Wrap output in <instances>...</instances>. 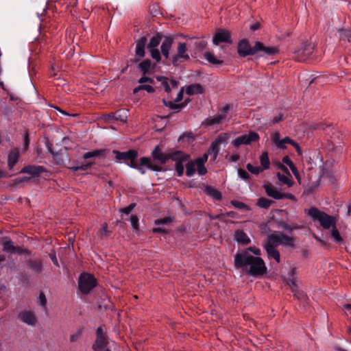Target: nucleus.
Masks as SVG:
<instances>
[{"label":"nucleus","instance_id":"f257e3e1","mask_svg":"<svg viewBox=\"0 0 351 351\" xmlns=\"http://www.w3.org/2000/svg\"><path fill=\"white\" fill-rule=\"evenodd\" d=\"M241 251L234 256V266L250 276L257 277L267 272V267L262 258Z\"/></svg>","mask_w":351,"mask_h":351},{"label":"nucleus","instance_id":"f03ea898","mask_svg":"<svg viewBox=\"0 0 351 351\" xmlns=\"http://www.w3.org/2000/svg\"><path fill=\"white\" fill-rule=\"evenodd\" d=\"M308 215L313 219L319 222L324 229L328 230L337 223L335 217L319 210L317 208L312 207L308 210Z\"/></svg>","mask_w":351,"mask_h":351},{"label":"nucleus","instance_id":"7ed1b4c3","mask_svg":"<svg viewBox=\"0 0 351 351\" xmlns=\"http://www.w3.org/2000/svg\"><path fill=\"white\" fill-rule=\"evenodd\" d=\"M96 285L97 280L93 275L87 273L80 275L78 287L82 293H88Z\"/></svg>","mask_w":351,"mask_h":351},{"label":"nucleus","instance_id":"20e7f679","mask_svg":"<svg viewBox=\"0 0 351 351\" xmlns=\"http://www.w3.org/2000/svg\"><path fill=\"white\" fill-rule=\"evenodd\" d=\"M278 237L268 236L266 243L264 245L269 259H274L276 263L280 261V256L279 252L276 250L278 245L276 244Z\"/></svg>","mask_w":351,"mask_h":351},{"label":"nucleus","instance_id":"39448f33","mask_svg":"<svg viewBox=\"0 0 351 351\" xmlns=\"http://www.w3.org/2000/svg\"><path fill=\"white\" fill-rule=\"evenodd\" d=\"M259 138L260 137L258 133L250 131L248 134L237 137L232 141V143L236 148H238L240 145H250L253 142H256Z\"/></svg>","mask_w":351,"mask_h":351},{"label":"nucleus","instance_id":"423d86ee","mask_svg":"<svg viewBox=\"0 0 351 351\" xmlns=\"http://www.w3.org/2000/svg\"><path fill=\"white\" fill-rule=\"evenodd\" d=\"M190 56L187 53L186 45L184 43H179L177 49V53L171 58V61L173 65H177L182 60H188Z\"/></svg>","mask_w":351,"mask_h":351},{"label":"nucleus","instance_id":"0eeeda50","mask_svg":"<svg viewBox=\"0 0 351 351\" xmlns=\"http://www.w3.org/2000/svg\"><path fill=\"white\" fill-rule=\"evenodd\" d=\"M161 41V37L159 35L153 36L148 44L147 49L150 53V55L153 59L158 62L161 58L160 53L158 49V45Z\"/></svg>","mask_w":351,"mask_h":351},{"label":"nucleus","instance_id":"6e6552de","mask_svg":"<svg viewBox=\"0 0 351 351\" xmlns=\"http://www.w3.org/2000/svg\"><path fill=\"white\" fill-rule=\"evenodd\" d=\"M237 51L239 56L242 57L254 55L256 53V43L254 47H251L247 39H243L238 44Z\"/></svg>","mask_w":351,"mask_h":351},{"label":"nucleus","instance_id":"1a4fd4ad","mask_svg":"<svg viewBox=\"0 0 351 351\" xmlns=\"http://www.w3.org/2000/svg\"><path fill=\"white\" fill-rule=\"evenodd\" d=\"M313 48L309 44H303L295 51L294 58L298 62H304L311 58Z\"/></svg>","mask_w":351,"mask_h":351},{"label":"nucleus","instance_id":"9d476101","mask_svg":"<svg viewBox=\"0 0 351 351\" xmlns=\"http://www.w3.org/2000/svg\"><path fill=\"white\" fill-rule=\"evenodd\" d=\"M279 168L282 170V172H278L276 174L278 180L287 187H291L294 182L288 169L283 165H280Z\"/></svg>","mask_w":351,"mask_h":351},{"label":"nucleus","instance_id":"9b49d317","mask_svg":"<svg viewBox=\"0 0 351 351\" xmlns=\"http://www.w3.org/2000/svg\"><path fill=\"white\" fill-rule=\"evenodd\" d=\"M229 138V134L228 133H222L218 136V137L212 143L211 146L208 150V153L213 154V160H215L219 152V145L226 143Z\"/></svg>","mask_w":351,"mask_h":351},{"label":"nucleus","instance_id":"f8f14e48","mask_svg":"<svg viewBox=\"0 0 351 351\" xmlns=\"http://www.w3.org/2000/svg\"><path fill=\"white\" fill-rule=\"evenodd\" d=\"M213 43L215 45H218L220 43H232L230 32L224 29H219L214 35Z\"/></svg>","mask_w":351,"mask_h":351},{"label":"nucleus","instance_id":"ddd939ff","mask_svg":"<svg viewBox=\"0 0 351 351\" xmlns=\"http://www.w3.org/2000/svg\"><path fill=\"white\" fill-rule=\"evenodd\" d=\"M18 317L23 323L29 326H34L37 323L36 317L31 311H23L19 314Z\"/></svg>","mask_w":351,"mask_h":351},{"label":"nucleus","instance_id":"4468645a","mask_svg":"<svg viewBox=\"0 0 351 351\" xmlns=\"http://www.w3.org/2000/svg\"><path fill=\"white\" fill-rule=\"evenodd\" d=\"M265 191L266 194L275 199H282V192L278 190V189L271 183L264 184L263 186Z\"/></svg>","mask_w":351,"mask_h":351},{"label":"nucleus","instance_id":"2eb2a0df","mask_svg":"<svg viewBox=\"0 0 351 351\" xmlns=\"http://www.w3.org/2000/svg\"><path fill=\"white\" fill-rule=\"evenodd\" d=\"M261 51L264 55L274 56L278 53L279 50L276 47L265 46L263 43L256 42V53Z\"/></svg>","mask_w":351,"mask_h":351},{"label":"nucleus","instance_id":"dca6fc26","mask_svg":"<svg viewBox=\"0 0 351 351\" xmlns=\"http://www.w3.org/2000/svg\"><path fill=\"white\" fill-rule=\"evenodd\" d=\"M115 158L118 160H133L137 157V152L135 150L130 149L128 152H121L117 150L113 151Z\"/></svg>","mask_w":351,"mask_h":351},{"label":"nucleus","instance_id":"f3484780","mask_svg":"<svg viewBox=\"0 0 351 351\" xmlns=\"http://www.w3.org/2000/svg\"><path fill=\"white\" fill-rule=\"evenodd\" d=\"M45 171V168L42 166L27 165L21 170L20 173H27L32 176H37Z\"/></svg>","mask_w":351,"mask_h":351},{"label":"nucleus","instance_id":"a211bd4d","mask_svg":"<svg viewBox=\"0 0 351 351\" xmlns=\"http://www.w3.org/2000/svg\"><path fill=\"white\" fill-rule=\"evenodd\" d=\"M20 158L19 150L17 148L12 149L8 156V166L9 169H12L19 162Z\"/></svg>","mask_w":351,"mask_h":351},{"label":"nucleus","instance_id":"6ab92c4d","mask_svg":"<svg viewBox=\"0 0 351 351\" xmlns=\"http://www.w3.org/2000/svg\"><path fill=\"white\" fill-rule=\"evenodd\" d=\"M152 154L154 159L158 160L160 164H165L169 159V153H163L158 146L155 147Z\"/></svg>","mask_w":351,"mask_h":351},{"label":"nucleus","instance_id":"aec40b11","mask_svg":"<svg viewBox=\"0 0 351 351\" xmlns=\"http://www.w3.org/2000/svg\"><path fill=\"white\" fill-rule=\"evenodd\" d=\"M173 39L169 37H165L160 46L161 52L166 59L169 58V51L172 47Z\"/></svg>","mask_w":351,"mask_h":351},{"label":"nucleus","instance_id":"412c9836","mask_svg":"<svg viewBox=\"0 0 351 351\" xmlns=\"http://www.w3.org/2000/svg\"><path fill=\"white\" fill-rule=\"evenodd\" d=\"M234 239L241 245H247L251 241L250 237L243 230H237L234 232Z\"/></svg>","mask_w":351,"mask_h":351},{"label":"nucleus","instance_id":"4be33fe9","mask_svg":"<svg viewBox=\"0 0 351 351\" xmlns=\"http://www.w3.org/2000/svg\"><path fill=\"white\" fill-rule=\"evenodd\" d=\"M199 162L197 160H191L186 165V175L188 177H192L196 171H197L198 174L199 175Z\"/></svg>","mask_w":351,"mask_h":351},{"label":"nucleus","instance_id":"5701e85b","mask_svg":"<svg viewBox=\"0 0 351 351\" xmlns=\"http://www.w3.org/2000/svg\"><path fill=\"white\" fill-rule=\"evenodd\" d=\"M3 250L10 254L22 253V250L19 247H16L10 240H6L3 242Z\"/></svg>","mask_w":351,"mask_h":351},{"label":"nucleus","instance_id":"b1692460","mask_svg":"<svg viewBox=\"0 0 351 351\" xmlns=\"http://www.w3.org/2000/svg\"><path fill=\"white\" fill-rule=\"evenodd\" d=\"M140 165L145 166L148 169L155 171H160L162 169V167L160 165L154 164L152 159L147 157H142L140 158Z\"/></svg>","mask_w":351,"mask_h":351},{"label":"nucleus","instance_id":"393cba45","mask_svg":"<svg viewBox=\"0 0 351 351\" xmlns=\"http://www.w3.org/2000/svg\"><path fill=\"white\" fill-rule=\"evenodd\" d=\"M147 43V39L145 37H142L136 41V56L139 58H143L145 56V49Z\"/></svg>","mask_w":351,"mask_h":351},{"label":"nucleus","instance_id":"a878e982","mask_svg":"<svg viewBox=\"0 0 351 351\" xmlns=\"http://www.w3.org/2000/svg\"><path fill=\"white\" fill-rule=\"evenodd\" d=\"M167 93H170L172 89L178 88V82L176 80L169 81L167 78L161 77L158 78Z\"/></svg>","mask_w":351,"mask_h":351},{"label":"nucleus","instance_id":"bb28decb","mask_svg":"<svg viewBox=\"0 0 351 351\" xmlns=\"http://www.w3.org/2000/svg\"><path fill=\"white\" fill-rule=\"evenodd\" d=\"M295 275H296V269L291 268L289 273V279L287 281V284L289 285L291 291L293 293H297V285L295 283Z\"/></svg>","mask_w":351,"mask_h":351},{"label":"nucleus","instance_id":"cd10ccee","mask_svg":"<svg viewBox=\"0 0 351 351\" xmlns=\"http://www.w3.org/2000/svg\"><path fill=\"white\" fill-rule=\"evenodd\" d=\"M269 236H276L278 238L276 239L277 245H292L293 244V240L291 237L282 236L278 234H271Z\"/></svg>","mask_w":351,"mask_h":351},{"label":"nucleus","instance_id":"c85d7f7f","mask_svg":"<svg viewBox=\"0 0 351 351\" xmlns=\"http://www.w3.org/2000/svg\"><path fill=\"white\" fill-rule=\"evenodd\" d=\"M188 155L181 151H176L169 153V159L177 161V162L186 160Z\"/></svg>","mask_w":351,"mask_h":351},{"label":"nucleus","instance_id":"c756f323","mask_svg":"<svg viewBox=\"0 0 351 351\" xmlns=\"http://www.w3.org/2000/svg\"><path fill=\"white\" fill-rule=\"evenodd\" d=\"M204 191L207 195L211 197L215 200H219L221 199V193L213 187L206 186Z\"/></svg>","mask_w":351,"mask_h":351},{"label":"nucleus","instance_id":"7c9ffc66","mask_svg":"<svg viewBox=\"0 0 351 351\" xmlns=\"http://www.w3.org/2000/svg\"><path fill=\"white\" fill-rule=\"evenodd\" d=\"M108 343V341L106 337H97L95 344L93 348L95 351H99L104 348Z\"/></svg>","mask_w":351,"mask_h":351},{"label":"nucleus","instance_id":"2f4dec72","mask_svg":"<svg viewBox=\"0 0 351 351\" xmlns=\"http://www.w3.org/2000/svg\"><path fill=\"white\" fill-rule=\"evenodd\" d=\"M291 144L296 149L297 152L300 155L302 154L301 149L298 144L291 139L289 137H285L283 139H281V146L279 147L280 149H285V144Z\"/></svg>","mask_w":351,"mask_h":351},{"label":"nucleus","instance_id":"473e14b6","mask_svg":"<svg viewBox=\"0 0 351 351\" xmlns=\"http://www.w3.org/2000/svg\"><path fill=\"white\" fill-rule=\"evenodd\" d=\"M203 88L199 84H194L189 86L186 89V93L189 95L202 93Z\"/></svg>","mask_w":351,"mask_h":351},{"label":"nucleus","instance_id":"72a5a7b5","mask_svg":"<svg viewBox=\"0 0 351 351\" xmlns=\"http://www.w3.org/2000/svg\"><path fill=\"white\" fill-rule=\"evenodd\" d=\"M260 163L261 168L263 169V171L267 170L269 168L270 162L268 156L267 152H263L260 156Z\"/></svg>","mask_w":351,"mask_h":351},{"label":"nucleus","instance_id":"f704fd0d","mask_svg":"<svg viewBox=\"0 0 351 351\" xmlns=\"http://www.w3.org/2000/svg\"><path fill=\"white\" fill-rule=\"evenodd\" d=\"M225 118L226 115L224 114H218L213 117L207 118L205 121V123L207 125H212L221 123L223 119H225Z\"/></svg>","mask_w":351,"mask_h":351},{"label":"nucleus","instance_id":"c9c22d12","mask_svg":"<svg viewBox=\"0 0 351 351\" xmlns=\"http://www.w3.org/2000/svg\"><path fill=\"white\" fill-rule=\"evenodd\" d=\"M199 162V175L203 176L205 175L207 172V169L204 166L205 162L208 160V154H204L201 158L196 159Z\"/></svg>","mask_w":351,"mask_h":351},{"label":"nucleus","instance_id":"e433bc0d","mask_svg":"<svg viewBox=\"0 0 351 351\" xmlns=\"http://www.w3.org/2000/svg\"><path fill=\"white\" fill-rule=\"evenodd\" d=\"M111 117L115 120H119L122 123H125L127 121V111L120 110L112 114Z\"/></svg>","mask_w":351,"mask_h":351},{"label":"nucleus","instance_id":"4c0bfd02","mask_svg":"<svg viewBox=\"0 0 351 351\" xmlns=\"http://www.w3.org/2000/svg\"><path fill=\"white\" fill-rule=\"evenodd\" d=\"M204 57L208 62L213 64H221L223 63L222 60H218L213 53L209 51L205 52Z\"/></svg>","mask_w":351,"mask_h":351},{"label":"nucleus","instance_id":"58836bf2","mask_svg":"<svg viewBox=\"0 0 351 351\" xmlns=\"http://www.w3.org/2000/svg\"><path fill=\"white\" fill-rule=\"evenodd\" d=\"M273 203V201L266 197L258 199L256 205L261 208H268Z\"/></svg>","mask_w":351,"mask_h":351},{"label":"nucleus","instance_id":"ea45409f","mask_svg":"<svg viewBox=\"0 0 351 351\" xmlns=\"http://www.w3.org/2000/svg\"><path fill=\"white\" fill-rule=\"evenodd\" d=\"M28 267L36 272H39L42 269V263L40 261H31L28 263Z\"/></svg>","mask_w":351,"mask_h":351},{"label":"nucleus","instance_id":"a19ab883","mask_svg":"<svg viewBox=\"0 0 351 351\" xmlns=\"http://www.w3.org/2000/svg\"><path fill=\"white\" fill-rule=\"evenodd\" d=\"M330 228H332L330 232L331 237L333 238L336 243H340L342 241V238L339 234V230L337 229L336 225L332 226Z\"/></svg>","mask_w":351,"mask_h":351},{"label":"nucleus","instance_id":"79ce46f5","mask_svg":"<svg viewBox=\"0 0 351 351\" xmlns=\"http://www.w3.org/2000/svg\"><path fill=\"white\" fill-rule=\"evenodd\" d=\"M104 151L103 149H96L93 150L92 152H86L84 154L83 158L84 159H88L92 157H97L100 156L101 154H103Z\"/></svg>","mask_w":351,"mask_h":351},{"label":"nucleus","instance_id":"37998d69","mask_svg":"<svg viewBox=\"0 0 351 351\" xmlns=\"http://www.w3.org/2000/svg\"><path fill=\"white\" fill-rule=\"evenodd\" d=\"M141 90H146L148 93H152L154 90V88L152 86L142 84V85H139L137 87H136L134 89L133 92H134V94H136V93H137L138 91H140Z\"/></svg>","mask_w":351,"mask_h":351},{"label":"nucleus","instance_id":"c03bdc74","mask_svg":"<svg viewBox=\"0 0 351 351\" xmlns=\"http://www.w3.org/2000/svg\"><path fill=\"white\" fill-rule=\"evenodd\" d=\"M246 168L247 169V170L250 172H251L252 173L255 174V175H258L260 173L263 171V169H261V167H258V166L255 167V166H253L252 165H251L250 163H248L246 165Z\"/></svg>","mask_w":351,"mask_h":351},{"label":"nucleus","instance_id":"a18cd8bd","mask_svg":"<svg viewBox=\"0 0 351 351\" xmlns=\"http://www.w3.org/2000/svg\"><path fill=\"white\" fill-rule=\"evenodd\" d=\"M151 66V62L149 60H145L139 64V69L144 73H147Z\"/></svg>","mask_w":351,"mask_h":351},{"label":"nucleus","instance_id":"49530a36","mask_svg":"<svg viewBox=\"0 0 351 351\" xmlns=\"http://www.w3.org/2000/svg\"><path fill=\"white\" fill-rule=\"evenodd\" d=\"M163 102L165 103V106L169 107L171 109L176 110L177 111L180 110L184 106V104H176L172 101L167 102L165 100H163Z\"/></svg>","mask_w":351,"mask_h":351},{"label":"nucleus","instance_id":"de8ad7c7","mask_svg":"<svg viewBox=\"0 0 351 351\" xmlns=\"http://www.w3.org/2000/svg\"><path fill=\"white\" fill-rule=\"evenodd\" d=\"M243 251H247L248 254H251L252 253L254 256H259L261 254V250L255 246H250L246 249H245Z\"/></svg>","mask_w":351,"mask_h":351},{"label":"nucleus","instance_id":"09e8293b","mask_svg":"<svg viewBox=\"0 0 351 351\" xmlns=\"http://www.w3.org/2000/svg\"><path fill=\"white\" fill-rule=\"evenodd\" d=\"M272 142L279 148L281 146V139H280V134L274 132L271 135Z\"/></svg>","mask_w":351,"mask_h":351},{"label":"nucleus","instance_id":"8fccbe9b","mask_svg":"<svg viewBox=\"0 0 351 351\" xmlns=\"http://www.w3.org/2000/svg\"><path fill=\"white\" fill-rule=\"evenodd\" d=\"M91 165H92V162H88L85 165H80V166L71 167H70V169L71 170H73V171H77L78 170L85 171L88 168H89Z\"/></svg>","mask_w":351,"mask_h":351},{"label":"nucleus","instance_id":"3c124183","mask_svg":"<svg viewBox=\"0 0 351 351\" xmlns=\"http://www.w3.org/2000/svg\"><path fill=\"white\" fill-rule=\"evenodd\" d=\"M132 227L137 230L138 227V219L136 215H132L130 219Z\"/></svg>","mask_w":351,"mask_h":351},{"label":"nucleus","instance_id":"603ef678","mask_svg":"<svg viewBox=\"0 0 351 351\" xmlns=\"http://www.w3.org/2000/svg\"><path fill=\"white\" fill-rule=\"evenodd\" d=\"M99 236L102 239L103 237L107 236L108 234V225L107 223H104L102 225L101 228L98 232Z\"/></svg>","mask_w":351,"mask_h":351},{"label":"nucleus","instance_id":"864d4df0","mask_svg":"<svg viewBox=\"0 0 351 351\" xmlns=\"http://www.w3.org/2000/svg\"><path fill=\"white\" fill-rule=\"evenodd\" d=\"M238 175L241 179L245 180H247L250 178L249 173L245 170L242 169H239L238 170Z\"/></svg>","mask_w":351,"mask_h":351},{"label":"nucleus","instance_id":"5fc2aeb1","mask_svg":"<svg viewBox=\"0 0 351 351\" xmlns=\"http://www.w3.org/2000/svg\"><path fill=\"white\" fill-rule=\"evenodd\" d=\"M282 227L283 228H285V230H289V231L300 228V226L298 225L295 224V223H292L291 225H289V224H287L285 223H283L282 224Z\"/></svg>","mask_w":351,"mask_h":351},{"label":"nucleus","instance_id":"6e6d98bb","mask_svg":"<svg viewBox=\"0 0 351 351\" xmlns=\"http://www.w3.org/2000/svg\"><path fill=\"white\" fill-rule=\"evenodd\" d=\"M176 171L178 176H182L184 173V166L180 162H177L176 165Z\"/></svg>","mask_w":351,"mask_h":351},{"label":"nucleus","instance_id":"4d7b16f0","mask_svg":"<svg viewBox=\"0 0 351 351\" xmlns=\"http://www.w3.org/2000/svg\"><path fill=\"white\" fill-rule=\"evenodd\" d=\"M134 207H135V204H130L129 206L122 208L121 210V212L125 215H128L134 209Z\"/></svg>","mask_w":351,"mask_h":351},{"label":"nucleus","instance_id":"13d9d810","mask_svg":"<svg viewBox=\"0 0 351 351\" xmlns=\"http://www.w3.org/2000/svg\"><path fill=\"white\" fill-rule=\"evenodd\" d=\"M38 303L40 305H41L44 307H45V306L47 304V298L43 292L40 293L39 298H38Z\"/></svg>","mask_w":351,"mask_h":351},{"label":"nucleus","instance_id":"bf43d9fd","mask_svg":"<svg viewBox=\"0 0 351 351\" xmlns=\"http://www.w3.org/2000/svg\"><path fill=\"white\" fill-rule=\"evenodd\" d=\"M282 162L289 167L290 169L293 167L295 165L289 156H286L282 158Z\"/></svg>","mask_w":351,"mask_h":351},{"label":"nucleus","instance_id":"052dcab7","mask_svg":"<svg viewBox=\"0 0 351 351\" xmlns=\"http://www.w3.org/2000/svg\"><path fill=\"white\" fill-rule=\"evenodd\" d=\"M232 204L237 208L239 209H247V206L241 202H232Z\"/></svg>","mask_w":351,"mask_h":351},{"label":"nucleus","instance_id":"680f3d73","mask_svg":"<svg viewBox=\"0 0 351 351\" xmlns=\"http://www.w3.org/2000/svg\"><path fill=\"white\" fill-rule=\"evenodd\" d=\"M29 180V178H27V177L17 178L14 180V184H19L23 182H27Z\"/></svg>","mask_w":351,"mask_h":351},{"label":"nucleus","instance_id":"e2e57ef3","mask_svg":"<svg viewBox=\"0 0 351 351\" xmlns=\"http://www.w3.org/2000/svg\"><path fill=\"white\" fill-rule=\"evenodd\" d=\"M81 335H82V333H81L80 330L77 331L75 334L71 335V337H70V341L71 342L77 341L80 339V337H81Z\"/></svg>","mask_w":351,"mask_h":351},{"label":"nucleus","instance_id":"0e129e2a","mask_svg":"<svg viewBox=\"0 0 351 351\" xmlns=\"http://www.w3.org/2000/svg\"><path fill=\"white\" fill-rule=\"evenodd\" d=\"M171 221L170 218L165 217L163 219H157L155 221L156 225H160V224H167Z\"/></svg>","mask_w":351,"mask_h":351},{"label":"nucleus","instance_id":"69168bd1","mask_svg":"<svg viewBox=\"0 0 351 351\" xmlns=\"http://www.w3.org/2000/svg\"><path fill=\"white\" fill-rule=\"evenodd\" d=\"M153 82L154 81L152 78L146 77V76H143V77H141L138 80V83H140V84H143V83L152 84V83H153Z\"/></svg>","mask_w":351,"mask_h":351},{"label":"nucleus","instance_id":"338daca9","mask_svg":"<svg viewBox=\"0 0 351 351\" xmlns=\"http://www.w3.org/2000/svg\"><path fill=\"white\" fill-rule=\"evenodd\" d=\"M282 199H289L293 201H296L295 197L291 193H282Z\"/></svg>","mask_w":351,"mask_h":351},{"label":"nucleus","instance_id":"774afa93","mask_svg":"<svg viewBox=\"0 0 351 351\" xmlns=\"http://www.w3.org/2000/svg\"><path fill=\"white\" fill-rule=\"evenodd\" d=\"M282 119H283L282 115H281V114L278 115V116L275 117L272 119V121H271V122L270 125H274V124H276V123H278V122H280L281 120H282Z\"/></svg>","mask_w":351,"mask_h":351}]
</instances>
